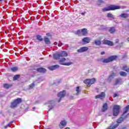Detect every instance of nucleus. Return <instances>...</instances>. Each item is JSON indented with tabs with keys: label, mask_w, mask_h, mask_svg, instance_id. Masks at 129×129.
I'll use <instances>...</instances> for the list:
<instances>
[{
	"label": "nucleus",
	"mask_w": 129,
	"mask_h": 129,
	"mask_svg": "<svg viewBox=\"0 0 129 129\" xmlns=\"http://www.w3.org/2000/svg\"><path fill=\"white\" fill-rule=\"evenodd\" d=\"M23 102V99L22 98H17L15 99L12 103L11 105V108H16V107H17L18 105L19 104H20V103H22Z\"/></svg>",
	"instance_id": "f257e3e1"
},
{
	"label": "nucleus",
	"mask_w": 129,
	"mask_h": 129,
	"mask_svg": "<svg viewBox=\"0 0 129 129\" xmlns=\"http://www.w3.org/2000/svg\"><path fill=\"white\" fill-rule=\"evenodd\" d=\"M120 7L115 5H111L107 8L102 9V12H107L108 11H115V10H119Z\"/></svg>",
	"instance_id": "f03ea898"
},
{
	"label": "nucleus",
	"mask_w": 129,
	"mask_h": 129,
	"mask_svg": "<svg viewBox=\"0 0 129 129\" xmlns=\"http://www.w3.org/2000/svg\"><path fill=\"white\" fill-rule=\"evenodd\" d=\"M76 34L77 35H79V36H86L88 34L87 29L83 28L82 29L76 31Z\"/></svg>",
	"instance_id": "7ed1b4c3"
},
{
	"label": "nucleus",
	"mask_w": 129,
	"mask_h": 129,
	"mask_svg": "<svg viewBox=\"0 0 129 129\" xmlns=\"http://www.w3.org/2000/svg\"><path fill=\"white\" fill-rule=\"evenodd\" d=\"M128 109H129V105H127V106L125 107L124 109V111L123 113V114L122 115V117L120 118L119 119L117 120V122L118 123H120L121 122L123 121V119L124 117H123V115L125 114V113H127V111H128Z\"/></svg>",
	"instance_id": "20e7f679"
},
{
	"label": "nucleus",
	"mask_w": 129,
	"mask_h": 129,
	"mask_svg": "<svg viewBox=\"0 0 129 129\" xmlns=\"http://www.w3.org/2000/svg\"><path fill=\"white\" fill-rule=\"evenodd\" d=\"M120 109V106L115 105L113 107V115L114 116H116L119 113V109Z\"/></svg>",
	"instance_id": "39448f33"
},
{
	"label": "nucleus",
	"mask_w": 129,
	"mask_h": 129,
	"mask_svg": "<svg viewBox=\"0 0 129 129\" xmlns=\"http://www.w3.org/2000/svg\"><path fill=\"white\" fill-rule=\"evenodd\" d=\"M95 81H96L95 79L93 78L91 79L85 80L84 82L85 84H87L88 86H90L92 84H94V83H95Z\"/></svg>",
	"instance_id": "423d86ee"
},
{
	"label": "nucleus",
	"mask_w": 129,
	"mask_h": 129,
	"mask_svg": "<svg viewBox=\"0 0 129 129\" xmlns=\"http://www.w3.org/2000/svg\"><path fill=\"white\" fill-rule=\"evenodd\" d=\"M116 59V56H111L108 58H106L103 60V63H109V62H111V61H113V60H115Z\"/></svg>",
	"instance_id": "0eeeda50"
},
{
	"label": "nucleus",
	"mask_w": 129,
	"mask_h": 129,
	"mask_svg": "<svg viewBox=\"0 0 129 129\" xmlns=\"http://www.w3.org/2000/svg\"><path fill=\"white\" fill-rule=\"evenodd\" d=\"M66 95V92L65 91H63L62 92H60L58 93L57 96L59 97V99L58 101V102H60L61 101V99L63 98Z\"/></svg>",
	"instance_id": "6e6552de"
},
{
	"label": "nucleus",
	"mask_w": 129,
	"mask_h": 129,
	"mask_svg": "<svg viewBox=\"0 0 129 129\" xmlns=\"http://www.w3.org/2000/svg\"><path fill=\"white\" fill-rule=\"evenodd\" d=\"M64 61H66V58H65L64 57L61 58L59 60L60 64H61V65H64L65 66H70V65H72V62H68V63L61 62H64Z\"/></svg>",
	"instance_id": "1a4fd4ad"
},
{
	"label": "nucleus",
	"mask_w": 129,
	"mask_h": 129,
	"mask_svg": "<svg viewBox=\"0 0 129 129\" xmlns=\"http://www.w3.org/2000/svg\"><path fill=\"white\" fill-rule=\"evenodd\" d=\"M66 125H67V121H66V120H62L59 124V127L62 129L64 128Z\"/></svg>",
	"instance_id": "9d476101"
},
{
	"label": "nucleus",
	"mask_w": 129,
	"mask_h": 129,
	"mask_svg": "<svg viewBox=\"0 0 129 129\" xmlns=\"http://www.w3.org/2000/svg\"><path fill=\"white\" fill-rule=\"evenodd\" d=\"M115 76H116V74L112 73L107 79L108 82H111Z\"/></svg>",
	"instance_id": "9b49d317"
},
{
	"label": "nucleus",
	"mask_w": 129,
	"mask_h": 129,
	"mask_svg": "<svg viewBox=\"0 0 129 129\" xmlns=\"http://www.w3.org/2000/svg\"><path fill=\"white\" fill-rule=\"evenodd\" d=\"M105 97V93L104 92H101L100 94L96 95L95 97V98L96 99H97L98 98H99L100 99H103Z\"/></svg>",
	"instance_id": "f8f14e48"
},
{
	"label": "nucleus",
	"mask_w": 129,
	"mask_h": 129,
	"mask_svg": "<svg viewBox=\"0 0 129 129\" xmlns=\"http://www.w3.org/2000/svg\"><path fill=\"white\" fill-rule=\"evenodd\" d=\"M90 41H91V39L90 37H85L82 39V42L85 45L90 43Z\"/></svg>",
	"instance_id": "ddd939ff"
},
{
	"label": "nucleus",
	"mask_w": 129,
	"mask_h": 129,
	"mask_svg": "<svg viewBox=\"0 0 129 129\" xmlns=\"http://www.w3.org/2000/svg\"><path fill=\"white\" fill-rule=\"evenodd\" d=\"M87 50H88V47H83L80 48L79 49H78L77 52H78V53H82L83 52H86V51H87Z\"/></svg>",
	"instance_id": "4468645a"
},
{
	"label": "nucleus",
	"mask_w": 129,
	"mask_h": 129,
	"mask_svg": "<svg viewBox=\"0 0 129 129\" xmlns=\"http://www.w3.org/2000/svg\"><path fill=\"white\" fill-rule=\"evenodd\" d=\"M53 58L55 59V60H60V58H61V55H60V52H56L54 54H53Z\"/></svg>",
	"instance_id": "2eb2a0df"
},
{
	"label": "nucleus",
	"mask_w": 129,
	"mask_h": 129,
	"mask_svg": "<svg viewBox=\"0 0 129 129\" xmlns=\"http://www.w3.org/2000/svg\"><path fill=\"white\" fill-rule=\"evenodd\" d=\"M103 43L105 45H108V46H113V42L107 40H104Z\"/></svg>",
	"instance_id": "dca6fc26"
},
{
	"label": "nucleus",
	"mask_w": 129,
	"mask_h": 129,
	"mask_svg": "<svg viewBox=\"0 0 129 129\" xmlns=\"http://www.w3.org/2000/svg\"><path fill=\"white\" fill-rule=\"evenodd\" d=\"M59 54L60 55L61 58H62V57H67V56H68V53H67V52L65 51L59 52Z\"/></svg>",
	"instance_id": "f3484780"
},
{
	"label": "nucleus",
	"mask_w": 129,
	"mask_h": 129,
	"mask_svg": "<svg viewBox=\"0 0 129 129\" xmlns=\"http://www.w3.org/2000/svg\"><path fill=\"white\" fill-rule=\"evenodd\" d=\"M59 65L57 64H55L54 66H51L50 67H49L48 68L49 69V70H55V69H57V68H59Z\"/></svg>",
	"instance_id": "a211bd4d"
},
{
	"label": "nucleus",
	"mask_w": 129,
	"mask_h": 129,
	"mask_svg": "<svg viewBox=\"0 0 129 129\" xmlns=\"http://www.w3.org/2000/svg\"><path fill=\"white\" fill-rule=\"evenodd\" d=\"M36 70L38 72H40L41 73H45L46 72V69L44 68H39Z\"/></svg>",
	"instance_id": "6ab92c4d"
},
{
	"label": "nucleus",
	"mask_w": 129,
	"mask_h": 129,
	"mask_svg": "<svg viewBox=\"0 0 129 129\" xmlns=\"http://www.w3.org/2000/svg\"><path fill=\"white\" fill-rule=\"evenodd\" d=\"M94 44H96V46H100V45H101V39L95 40Z\"/></svg>",
	"instance_id": "aec40b11"
},
{
	"label": "nucleus",
	"mask_w": 129,
	"mask_h": 129,
	"mask_svg": "<svg viewBox=\"0 0 129 129\" xmlns=\"http://www.w3.org/2000/svg\"><path fill=\"white\" fill-rule=\"evenodd\" d=\"M44 41L46 45L51 44V41H50V39L48 37H44Z\"/></svg>",
	"instance_id": "412c9836"
},
{
	"label": "nucleus",
	"mask_w": 129,
	"mask_h": 129,
	"mask_svg": "<svg viewBox=\"0 0 129 129\" xmlns=\"http://www.w3.org/2000/svg\"><path fill=\"white\" fill-rule=\"evenodd\" d=\"M108 31L110 34H113V33L115 32V28L114 27H111L109 29Z\"/></svg>",
	"instance_id": "4be33fe9"
},
{
	"label": "nucleus",
	"mask_w": 129,
	"mask_h": 129,
	"mask_svg": "<svg viewBox=\"0 0 129 129\" xmlns=\"http://www.w3.org/2000/svg\"><path fill=\"white\" fill-rule=\"evenodd\" d=\"M107 104L106 103H104L103 106V108L102 109V111L104 112V111H105V110H107Z\"/></svg>",
	"instance_id": "5701e85b"
},
{
	"label": "nucleus",
	"mask_w": 129,
	"mask_h": 129,
	"mask_svg": "<svg viewBox=\"0 0 129 129\" xmlns=\"http://www.w3.org/2000/svg\"><path fill=\"white\" fill-rule=\"evenodd\" d=\"M122 70H124V71H126V72H129V68L126 66H124L122 68Z\"/></svg>",
	"instance_id": "b1692460"
},
{
	"label": "nucleus",
	"mask_w": 129,
	"mask_h": 129,
	"mask_svg": "<svg viewBox=\"0 0 129 129\" xmlns=\"http://www.w3.org/2000/svg\"><path fill=\"white\" fill-rule=\"evenodd\" d=\"M118 126V124H116L114 125H111L109 127H108L107 129H115L116 127Z\"/></svg>",
	"instance_id": "393cba45"
},
{
	"label": "nucleus",
	"mask_w": 129,
	"mask_h": 129,
	"mask_svg": "<svg viewBox=\"0 0 129 129\" xmlns=\"http://www.w3.org/2000/svg\"><path fill=\"white\" fill-rule=\"evenodd\" d=\"M120 18H123V19H126L128 17V14H121L120 15Z\"/></svg>",
	"instance_id": "a878e982"
},
{
	"label": "nucleus",
	"mask_w": 129,
	"mask_h": 129,
	"mask_svg": "<svg viewBox=\"0 0 129 129\" xmlns=\"http://www.w3.org/2000/svg\"><path fill=\"white\" fill-rule=\"evenodd\" d=\"M119 75L120 76H123V77H126L127 74L124 72H120Z\"/></svg>",
	"instance_id": "bb28decb"
},
{
	"label": "nucleus",
	"mask_w": 129,
	"mask_h": 129,
	"mask_svg": "<svg viewBox=\"0 0 129 129\" xmlns=\"http://www.w3.org/2000/svg\"><path fill=\"white\" fill-rule=\"evenodd\" d=\"M18 70H19V68L17 67H13L11 68V71H12V72H16L18 71Z\"/></svg>",
	"instance_id": "cd10ccee"
},
{
	"label": "nucleus",
	"mask_w": 129,
	"mask_h": 129,
	"mask_svg": "<svg viewBox=\"0 0 129 129\" xmlns=\"http://www.w3.org/2000/svg\"><path fill=\"white\" fill-rule=\"evenodd\" d=\"M107 17L108 18H111L112 19V20H114V16H113V15H112V14H111V13H108L107 14Z\"/></svg>",
	"instance_id": "c85d7f7f"
},
{
	"label": "nucleus",
	"mask_w": 129,
	"mask_h": 129,
	"mask_svg": "<svg viewBox=\"0 0 129 129\" xmlns=\"http://www.w3.org/2000/svg\"><path fill=\"white\" fill-rule=\"evenodd\" d=\"M4 88H6L7 89L10 88V87H12V85L8 84H5L3 85Z\"/></svg>",
	"instance_id": "c756f323"
},
{
	"label": "nucleus",
	"mask_w": 129,
	"mask_h": 129,
	"mask_svg": "<svg viewBox=\"0 0 129 129\" xmlns=\"http://www.w3.org/2000/svg\"><path fill=\"white\" fill-rule=\"evenodd\" d=\"M76 91H77L76 95H78L80 94V92H81V90L79 88V87H77L76 89Z\"/></svg>",
	"instance_id": "7c9ffc66"
},
{
	"label": "nucleus",
	"mask_w": 129,
	"mask_h": 129,
	"mask_svg": "<svg viewBox=\"0 0 129 129\" xmlns=\"http://www.w3.org/2000/svg\"><path fill=\"white\" fill-rule=\"evenodd\" d=\"M36 39L40 42H42V41H43V38H42V36H41L40 35H37L36 36Z\"/></svg>",
	"instance_id": "2f4dec72"
},
{
	"label": "nucleus",
	"mask_w": 129,
	"mask_h": 129,
	"mask_svg": "<svg viewBox=\"0 0 129 129\" xmlns=\"http://www.w3.org/2000/svg\"><path fill=\"white\" fill-rule=\"evenodd\" d=\"M120 81H121V79H117L115 81V85H117V84H119V83H120Z\"/></svg>",
	"instance_id": "473e14b6"
},
{
	"label": "nucleus",
	"mask_w": 129,
	"mask_h": 129,
	"mask_svg": "<svg viewBox=\"0 0 129 129\" xmlns=\"http://www.w3.org/2000/svg\"><path fill=\"white\" fill-rule=\"evenodd\" d=\"M35 87V83H33L29 86V89H33Z\"/></svg>",
	"instance_id": "72a5a7b5"
},
{
	"label": "nucleus",
	"mask_w": 129,
	"mask_h": 129,
	"mask_svg": "<svg viewBox=\"0 0 129 129\" xmlns=\"http://www.w3.org/2000/svg\"><path fill=\"white\" fill-rule=\"evenodd\" d=\"M20 76L19 75H15L14 77V80H18V79H19V78H20Z\"/></svg>",
	"instance_id": "f704fd0d"
},
{
	"label": "nucleus",
	"mask_w": 129,
	"mask_h": 129,
	"mask_svg": "<svg viewBox=\"0 0 129 129\" xmlns=\"http://www.w3.org/2000/svg\"><path fill=\"white\" fill-rule=\"evenodd\" d=\"M62 45H63V43H62V42H61L60 41H59V43H58L57 46L58 47H61V46H62Z\"/></svg>",
	"instance_id": "c9c22d12"
},
{
	"label": "nucleus",
	"mask_w": 129,
	"mask_h": 129,
	"mask_svg": "<svg viewBox=\"0 0 129 129\" xmlns=\"http://www.w3.org/2000/svg\"><path fill=\"white\" fill-rule=\"evenodd\" d=\"M12 122H11L10 123H9L7 125L5 126V128H7L8 126H10V125H11V124H12Z\"/></svg>",
	"instance_id": "e433bc0d"
},
{
	"label": "nucleus",
	"mask_w": 129,
	"mask_h": 129,
	"mask_svg": "<svg viewBox=\"0 0 129 129\" xmlns=\"http://www.w3.org/2000/svg\"><path fill=\"white\" fill-rule=\"evenodd\" d=\"M116 96H118V95L117 94H114L113 97H116Z\"/></svg>",
	"instance_id": "4c0bfd02"
},
{
	"label": "nucleus",
	"mask_w": 129,
	"mask_h": 129,
	"mask_svg": "<svg viewBox=\"0 0 129 129\" xmlns=\"http://www.w3.org/2000/svg\"><path fill=\"white\" fill-rule=\"evenodd\" d=\"M104 54H105V52L104 51H102V52H101V55H104Z\"/></svg>",
	"instance_id": "58836bf2"
},
{
	"label": "nucleus",
	"mask_w": 129,
	"mask_h": 129,
	"mask_svg": "<svg viewBox=\"0 0 129 129\" xmlns=\"http://www.w3.org/2000/svg\"><path fill=\"white\" fill-rule=\"evenodd\" d=\"M86 14V12H84L82 13V16H85Z\"/></svg>",
	"instance_id": "ea45409f"
},
{
	"label": "nucleus",
	"mask_w": 129,
	"mask_h": 129,
	"mask_svg": "<svg viewBox=\"0 0 129 129\" xmlns=\"http://www.w3.org/2000/svg\"><path fill=\"white\" fill-rule=\"evenodd\" d=\"M57 44L58 43L56 42H54V45H57Z\"/></svg>",
	"instance_id": "a19ab883"
},
{
	"label": "nucleus",
	"mask_w": 129,
	"mask_h": 129,
	"mask_svg": "<svg viewBox=\"0 0 129 129\" xmlns=\"http://www.w3.org/2000/svg\"><path fill=\"white\" fill-rule=\"evenodd\" d=\"M126 40L127 41V42H129V37L127 38Z\"/></svg>",
	"instance_id": "79ce46f5"
},
{
	"label": "nucleus",
	"mask_w": 129,
	"mask_h": 129,
	"mask_svg": "<svg viewBox=\"0 0 129 129\" xmlns=\"http://www.w3.org/2000/svg\"><path fill=\"white\" fill-rule=\"evenodd\" d=\"M64 129H70V128L67 127L65 128Z\"/></svg>",
	"instance_id": "37998d69"
},
{
	"label": "nucleus",
	"mask_w": 129,
	"mask_h": 129,
	"mask_svg": "<svg viewBox=\"0 0 129 129\" xmlns=\"http://www.w3.org/2000/svg\"><path fill=\"white\" fill-rule=\"evenodd\" d=\"M36 109L35 107H33V109Z\"/></svg>",
	"instance_id": "c03bdc74"
},
{
	"label": "nucleus",
	"mask_w": 129,
	"mask_h": 129,
	"mask_svg": "<svg viewBox=\"0 0 129 129\" xmlns=\"http://www.w3.org/2000/svg\"><path fill=\"white\" fill-rule=\"evenodd\" d=\"M49 107H51V105H49Z\"/></svg>",
	"instance_id": "a18cd8bd"
},
{
	"label": "nucleus",
	"mask_w": 129,
	"mask_h": 129,
	"mask_svg": "<svg viewBox=\"0 0 129 129\" xmlns=\"http://www.w3.org/2000/svg\"><path fill=\"white\" fill-rule=\"evenodd\" d=\"M2 1H3V0H0V2H2Z\"/></svg>",
	"instance_id": "49530a36"
},
{
	"label": "nucleus",
	"mask_w": 129,
	"mask_h": 129,
	"mask_svg": "<svg viewBox=\"0 0 129 129\" xmlns=\"http://www.w3.org/2000/svg\"><path fill=\"white\" fill-rule=\"evenodd\" d=\"M50 109H52V108H50Z\"/></svg>",
	"instance_id": "de8ad7c7"
}]
</instances>
